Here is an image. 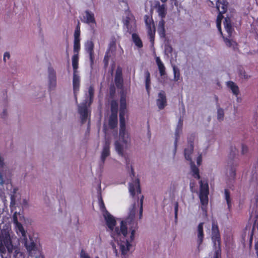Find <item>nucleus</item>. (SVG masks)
<instances>
[{"instance_id":"2eb2a0df","label":"nucleus","mask_w":258,"mask_h":258,"mask_svg":"<svg viewBox=\"0 0 258 258\" xmlns=\"http://www.w3.org/2000/svg\"><path fill=\"white\" fill-rule=\"evenodd\" d=\"M85 49L89 54L91 64L94 63V43L92 41H87L85 44Z\"/></svg>"},{"instance_id":"a211bd4d","label":"nucleus","mask_w":258,"mask_h":258,"mask_svg":"<svg viewBox=\"0 0 258 258\" xmlns=\"http://www.w3.org/2000/svg\"><path fill=\"white\" fill-rule=\"evenodd\" d=\"M156 104L160 109H163L166 106V98L164 92H161L158 94V99L156 101Z\"/></svg>"},{"instance_id":"bf43d9fd","label":"nucleus","mask_w":258,"mask_h":258,"mask_svg":"<svg viewBox=\"0 0 258 258\" xmlns=\"http://www.w3.org/2000/svg\"><path fill=\"white\" fill-rule=\"evenodd\" d=\"M95 258H99L98 256H96Z\"/></svg>"},{"instance_id":"5701e85b","label":"nucleus","mask_w":258,"mask_h":258,"mask_svg":"<svg viewBox=\"0 0 258 258\" xmlns=\"http://www.w3.org/2000/svg\"><path fill=\"white\" fill-rule=\"evenodd\" d=\"M223 38L227 46L232 48L234 50H236L238 49L237 44L235 41L227 37H223Z\"/></svg>"},{"instance_id":"393cba45","label":"nucleus","mask_w":258,"mask_h":258,"mask_svg":"<svg viewBox=\"0 0 258 258\" xmlns=\"http://www.w3.org/2000/svg\"><path fill=\"white\" fill-rule=\"evenodd\" d=\"M132 40L137 47L139 48H141L143 47L142 41L139 37V35L136 33H133L132 34Z\"/></svg>"},{"instance_id":"9d476101","label":"nucleus","mask_w":258,"mask_h":258,"mask_svg":"<svg viewBox=\"0 0 258 258\" xmlns=\"http://www.w3.org/2000/svg\"><path fill=\"white\" fill-rule=\"evenodd\" d=\"M116 50L115 43L114 41H112L109 44V47L106 52V54L104 58V63L105 64H108L110 60V62L114 63V59L115 57Z\"/></svg>"},{"instance_id":"412c9836","label":"nucleus","mask_w":258,"mask_h":258,"mask_svg":"<svg viewBox=\"0 0 258 258\" xmlns=\"http://www.w3.org/2000/svg\"><path fill=\"white\" fill-rule=\"evenodd\" d=\"M122 70L120 68L118 67L116 72L115 77V82L116 86L120 88L122 86Z\"/></svg>"},{"instance_id":"e433bc0d","label":"nucleus","mask_w":258,"mask_h":258,"mask_svg":"<svg viewBox=\"0 0 258 258\" xmlns=\"http://www.w3.org/2000/svg\"><path fill=\"white\" fill-rule=\"evenodd\" d=\"M130 18L128 17H126L125 19L123 21V24L126 26V29H127V31L131 33L133 32V30L129 27V23H130Z\"/></svg>"},{"instance_id":"1a4fd4ad","label":"nucleus","mask_w":258,"mask_h":258,"mask_svg":"<svg viewBox=\"0 0 258 258\" xmlns=\"http://www.w3.org/2000/svg\"><path fill=\"white\" fill-rule=\"evenodd\" d=\"M78 66H73V87L74 94L76 101H77V95L79 91L80 87V77L77 71Z\"/></svg>"},{"instance_id":"4d7b16f0","label":"nucleus","mask_w":258,"mask_h":258,"mask_svg":"<svg viewBox=\"0 0 258 258\" xmlns=\"http://www.w3.org/2000/svg\"><path fill=\"white\" fill-rule=\"evenodd\" d=\"M162 3H166L168 0H160Z\"/></svg>"},{"instance_id":"9b49d317","label":"nucleus","mask_w":258,"mask_h":258,"mask_svg":"<svg viewBox=\"0 0 258 258\" xmlns=\"http://www.w3.org/2000/svg\"><path fill=\"white\" fill-rule=\"evenodd\" d=\"M85 15L83 17V19L82 21L83 22L90 25L93 33H94L95 31V26L96 25L94 14L89 10L85 11Z\"/></svg>"},{"instance_id":"ea45409f","label":"nucleus","mask_w":258,"mask_h":258,"mask_svg":"<svg viewBox=\"0 0 258 258\" xmlns=\"http://www.w3.org/2000/svg\"><path fill=\"white\" fill-rule=\"evenodd\" d=\"M224 110L221 108L218 109L217 110V118L219 120H222L224 118Z\"/></svg>"},{"instance_id":"6ab92c4d","label":"nucleus","mask_w":258,"mask_h":258,"mask_svg":"<svg viewBox=\"0 0 258 258\" xmlns=\"http://www.w3.org/2000/svg\"><path fill=\"white\" fill-rule=\"evenodd\" d=\"M228 3L226 0H217L216 8L219 13L224 14L227 12Z\"/></svg>"},{"instance_id":"f03ea898","label":"nucleus","mask_w":258,"mask_h":258,"mask_svg":"<svg viewBox=\"0 0 258 258\" xmlns=\"http://www.w3.org/2000/svg\"><path fill=\"white\" fill-rule=\"evenodd\" d=\"M126 112V96L122 94L120 99L119 139L114 143L115 150L117 154L121 157L125 156L126 151L130 148L131 145V139L129 133L125 130V126L124 115Z\"/></svg>"},{"instance_id":"6e6d98bb","label":"nucleus","mask_w":258,"mask_h":258,"mask_svg":"<svg viewBox=\"0 0 258 258\" xmlns=\"http://www.w3.org/2000/svg\"><path fill=\"white\" fill-rule=\"evenodd\" d=\"M35 258H44V256L42 254H39L38 255H37Z\"/></svg>"},{"instance_id":"b1692460","label":"nucleus","mask_w":258,"mask_h":258,"mask_svg":"<svg viewBox=\"0 0 258 258\" xmlns=\"http://www.w3.org/2000/svg\"><path fill=\"white\" fill-rule=\"evenodd\" d=\"M182 120L181 119H179L175 130V144L176 143L177 140L179 138L180 134L182 133Z\"/></svg>"},{"instance_id":"7c9ffc66","label":"nucleus","mask_w":258,"mask_h":258,"mask_svg":"<svg viewBox=\"0 0 258 258\" xmlns=\"http://www.w3.org/2000/svg\"><path fill=\"white\" fill-rule=\"evenodd\" d=\"M159 70L161 77L160 81L164 82L165 81V78H166L165 74V68L164 66H158Z\"/></svg>"},{"instance_id":"58836bf2","label":"nucleus","mask_w":258,"mask_h":258,"mask_svg":"<svg viewBox=\"0 0 258 258\" xmlns=\"http://www.w3.org/2000/svg\"><path fill=\"white\" fill-rule=\"evenodd\" d=\"M80 41H74V53H79L80 50Z\"/></svg>"},{"instance_id":"79ce46f5","label":"nucleus","mask_w":258,"mask_h":258,"mask_svg":"<svg viewBox=\"0 0 258 258\" xmlns=\"http://www.w3.org/2000/svg\"><path fill=\"white\" fill-rule=\"evenodd\" d=\"M20 205L23 208H27L29 205L28 200L27 199H23L21 202Z\"/></svg>"},{"instance_id":"5fc2aeb1","label":"nucleus","mask_w":258,"mask_h":258,"mask_svg":"<svg viewBox=\"0 0 258 258\" xmlns=\"http://www.w3.org/2000/svg\"><path fill=\"white\" fill-rule=\"evenodd\" d=\"M173 69V71L174 72L175 78H176V75H177L178 76L179 74H177V73H176V68H175V66H174Z\"/></svg>"},{"instance_id":"4be33fe9","label":"nucleus","mask_w":258,"mask_h":258,"mask_svg":"<svg viewBox=\"0 0 258 258\" xmlns=\"http://www.w3.org/2000/svg\"><path fill=\"white\" fill-rule=\"evenodd\" d=\"M227 87L231 90L233 95L237 96L239 93V90L238 86L232 81H228L226 83Z\"/></svg>"},{"instance_id":"6e6552de","label":"nucleus","mask_w":258,"mask_h":258,"mask_svg":"<svg viewBox=\"0 0 258 258\" xmlns=\"http://www.w3.org/2000/svg\"><path fill=\"white\" fill-rule=\"evenodd\" d=\"M110 140L108 138H105V142L103 145L102 149L100 153V165H103L106 158L110 155Z\"/></svg>"},{"instance_id":"4468645a","label":"nucleus","mask_w":258,"mask_h":258,"mask_svg":"<svg viewBox=\"0 0 258 258\" xmlns=\"http://www.w3.org/2000/svg\"><path fill=\"white\" fill-rule=\"evenodd\" d=\"M48 88L50 90H54L56 86V79L55 73L54 71L51 69L48 70Z\"/></svg>"},{"instance_id":"dca6fc26","label":"nucleus","mask_w":258,"mask_h":258,"mask_svg":"<svg viewBox=\"0 0 258 258\" xmlns=\"http://www.w3.org/2000/svg\"><path fill=\"white\" fill-rule=\"evenodd\" d=\"M155 8L157 9L158 16L161 18V20H164L167 14V9L165 5H160L159 1L155 2Z\"/></svg>"},{"instance_id":"c9c22d12","label":"nucleus","mask_w":258,"mask_h":258,"mask_svg":"<svg viewBox=\"0 0 258 258\" xmlns=\"http://www.w3.org/2000/svg\"><path fill=\"white\" fill-rule=\"evenodd\" d=\"M146 78V87L147 91H149L150 84V75L149 72L146 71L145 73Z\"/></svg>"},{"instance_id":"4c0bfd02","label":"nucleus","mask_w":258,"mask_h":258,"mask_svg":"<svg viewBox=\"0 0 258 258\" xmlns=\"http://www.w3.org/2000/svg\"><path fill=\"white\" fill-rule=\"evenodd\" d=\"M225 199L227 202L228 208H229L231 204L230 196L229 192L226 189L225 190Z\"/></svg>"},{"instance_id":"603ef678","label":"nucleus","mask_w":258,"mask_h":258,"mask_svg":"<svg viewBox=\"0 0 258 258\" xmlns=\"http://www.w3.org/2000/svg\"><path fill=\"white\" fill-rule=\"evenodd\" d=\"M156 61L157 64H163L162 63V62L159 57H157L156 58Z\"/></svg>"},{"instance_id":"49530a36","label":"nucleus","mask_w":258,"mask_h":258,"mask_svg":"<svg viewBox=\"0 0 258 258\" xmlns=\"http://www.w3.org/2000/svg\"><path fill=\"white\" fill-rule=\"evenodd\" d=\"M229 174L230 178L231 179H232L234 177V176L235 175V171L234 169H231L229 170Z\"/></svg>"},{"instance_id":"a19ab883","label":"nucleus","mask_w":258,"mask_h":258,"mask_svg":"<svg viewBox=\"0 0 258 258\" xmlns=\"http://www.w3.org/2000/svg\"><path fill=\"white\" fill-rule=\"evenodd\" d=\"M79 59L78 53H75L72 57V64H78Z\"/></svg>"},{"instance_id":"de8ad7c7","label":"nucleus","mask_w":258,"mask_h":258,"mask_svg":"<svg viewBox=\"0 0 258 258\" xmlns=\"http://www.w3.org/2000/svg\"><path fill=\"white\" fill-rule=\"evenodd\" d=\"M10 58V54L9 52H6L5 53L4 55V61L6 63V59H9Z\"/></svg>"},{"instance_id":"c03bdc74","label":"nucleus","mask_w":258,"mask_h":258,"mask_svg":"<svg viewBox=\"0 0 258 258\" xmlns=\"http://www.w3.org/2000/svg\"><path fill=\"white\" fill-rule=\"evenodd\" d=\"M17 199H18V197L17 195H16V196L12 195L11 197V204H15L16 203V201H17Z\"/></svg>"},{"instance_id":"3c124183","label":"nucleus","mask_w":258,"mask_h":258,"mask_svg":"<svg viewBox=\"0 0 258 258\" xmlns=\"http://www.w3.org/2000/svg\"><path fill=\"white\" fill-rule=\"evenodd\" d=\"M197 164L200 165L201 164L202 162V156L201 155H200L198 158L197 160Z\"/></svg>"},{"instance_id":"8fccbe9b","label":"nucleus","mask_w":258,"mask_h":258,"mask_svg":"<svg viewBox=\"0 0 258 258\" xmlns=\"http://www.w3.org/2000/svg\"><path fill=\"white\" fill-rule=\"evenodd\" d=\"M174 211H175V218H177V212H178V203H176L175 204Z\"/></svg>"},{"instance_id":"a878e982","label":"nucleus","mask_w":258,"mask_h":258,"mask_svg":"<svg viewBox=\"0 0 258 258\" xmlns=\"http://www.w3.org/2000/svg\"><path fill=\"white\" fill-rule=\"evenodd\" d=\"M191 171L192 174L193 176L197 179H200V175H199V169L193 164V163L191 162Z\"/></svg>"},{"instance_id":"72a5a7b5","label":"nucleus","mask_w":258,"mask_h":258,"mask_svg":"<svg viewBox=\"0 0 258 258\" xmlns=\"http://www.w3.org/2000/svg\"><path fill=\"white\" fill-rule=\"evenodd\" d=\"M111 114H117L118 110V103L117 101L113 100L111 102Z\"/></svg>"},{"instance_id":"13d9d810","label":"nucleus","mask_w":258,"mask_h":258,"mask_svg":"<svg viewBox=\"0 0 258 258\" xmlns=\"http://www.w3.org/2000/svg\"><path fill=\"white\" fill-rule=\"evenodd\" d=\"M190 188H192L194 187V185L192 184L191 183L190 184Z\"/></svg>"},{"instance_id":"f8f14e48","label":"nucleus","mask_w":258,"mask_h":258,"mask_svg":"<svg viewBox=\"0 0 258 258\" xmlns=\"http://www.w3.org/2000/svg\"><path fill=\"white\" fill-rule=\"evenodd\" d=\"M233 15L232 14H227L226 17L224 18V21L223 22L224 28L227 33L228 37L230 38L233 33L234 32V28L232 25V18Z\"/></svg>"},{"instance_id":"09e8293b","label":"nucleus","mask_w":258,"mask_h":258,"mask_svg":"<svg viewBox=\"0 0 258 258\" xmlns=\"http://www.w3.org/2000/svg\"><path fill=\"white\" fill-rule=\"evenodd\" d=\"M1 117L5 118L8 115V111L6 109H4L1 113Z\"/></svg>"},{"instance_id":"39448f33","label":"nucleus","mask_w":258,"mask_h":258,"mask_svg":"<svg viewBox=\"0 0 258 258\" xmlns=\"http://www.w3.org/2000/svg\"><path fill=\"white\" fill-rule=\"evenodd\" d=\"M212 240L214 250L213 258H221V237L218 225L212 222Z\"/></svg>"},{"instance_id":"f3484780","label":"nucleus","mask_w":258,"mask_h":258,"mask_svg":"<svg viewBox=\"0 0 258 258\" xmlns=\"http://www.w3.org/2000/svg\"><path fill=\"white\" fill-rule=\"evenodd\" d=\"M204 225V223L201 222L199 224L197 228L196 234L197 236V243L199 246L202 244L204 237L203 230Z\"/></svg>"},{"instance_id":"0eeeda50","label":"nucleus","mask_w":258,"mask_h":258,"mask_svg":"<svg viewBox=\"0 0 258 258\" xmlns=\"http://www.w3.org/2000/svg\"><path fill=\"white\" fill-rule=\"evenodd\" d=\"M200 183V191L199 197L202 205L205 206L206 205L208 202V195L209 194V186L207 182L201 180Z\"/></svg>"},{"instance_id":"864d4df0","label":"nucleus","mask_w":258,"mask_h":258,"mask_svg":"<svg viewBox=\"0 0 258 258\" xmlns=\"http://www.w3.org/2000/svg\"><path fill=\"white\" fill-rule=\"evenodd\" d=\"M255 249L257 256H258V241L255 243Z\"/></svg>"},{"instance_id":"c756f323","label":"nucleus","mask_w":258,"mask_h":258,"mask_svg":"<svg viewBox=\"0 0 258 258\" xmlns=\"http://www.w3.org/2000/svg\"><path fill=\"white\" fill-rule=\"evenodd\" d=\"M223 14L219 13L218 14L217 20H216V24L217 28L219 30V31L220 32V33L222 35V31H221V21L223 18H224V16L222 15Z\"/></svg>"},{"instance_id":"aec40b11","label":"nucleus","mask_w":258,"mask_h":258,"mask_svg":"<svg viewBox=\"0 0 258 258\" xmlns=\"http://www.w3.org/2000/svg\"><path fill=\"white\" fill-rule=\"evenodd\" d=\"M165 21L164 20H160L159 22L157 31L159 34L160 37L161 38H163L165 39V41H166L165 38Z\"/></svg>"},{"instance_id":"f257e3e1","label":"nucleus","mask_w":258,"mask_h":258,"mask_svg":"<svg viewBox=\"0 0 258 258\" xmlns=\"http://www.w3.org/2000/svg\"><path fill=\"white\" fill-rule=\"evenodd\" d=\"M131 195L135 199V202L130 210L128 217L124 220L115 221L114 218L106 210L104 204L101 197L99 198V205L103 212V216L110 231L114 240L112 246L117 256L127 258L129 255L132 243L134 240L135 232L138 228V223L135 219L137 208L140 209L139 219L143 214L144 196L141 195L139 179H137L129 184Z\"/></svg>"},{"instance_id":"37998d69","label":"nucleus","mask_w":258,"mask_h":258,"mask_svg":"<svg viewBox=\"0 0 258 258\" xmlns=\"http://www.w3.org/2000/svg\"><path fill=\"white\" fill-rule=\"evenodd\" d=\"M80 256L81 258H90L89 255L83 250H81Z\"/></svg>"},{"instance_id":"ddd939ff","label":"nucleus","mask_w":258,"mask_h":258,"mask_svg":"<svg viewBox=\"0 0 258 258\" xmlns=\"http://www.w3.org/2000/svg\"><path fill=\"white\" fill-rule=\"evenodd\" d=\"M117 124V114H111L110 115L109 121H108V126L106 125H104V131L105 134V138H107V135L109 134V129H113L116 127Z\"/></svg>"},{"instance_id":"a18cd8bd","label":"nucleus","mask_w":258,"mask_h":258,"mask_svg":"<svg viewBox=\"0 0 258 258\" xmlns=\"http://www.w3.org/2000/svg\"><path fill=\"white\" fill-rule=\"evenodd\" d=\"M248 147L246 146L242 145L241 147V153L243 155L246 154L248 152Z\"/></svg>"},{"instance_id":"2f4dec72","label":"nucleus","mask_w":258,"mask_h":258,"mask_svg":"<svg viewBox=\"0 0 258 258\" xmlns=\"http://www.w3.org/2000/svg\"><path fill=\"white\" fill-rule=\"evenodd\" d=\"M74 41L78 40L80 41V22H78V24L76 27V29L74 32Z\"/></svg>"},{"instance_id":"c85d7f7f","label":"nucleus","mask_w":258,"mask_h":258,"mask_svg":"<svg viewBox=\"0 0 258 258\" xmlns=\"http://www.w3.org/2000/svg\"><path fill=\"white\" fill-rule=\"evenodd\" d=\"M13 252L14 258H25L24 253L20 251V249L18 247H15Z\"/></svg>"},{"instance_id":"473e14b6","label":"nucleus","mask_w":258,"mask_h":258,"mask_svg":"<svg viewBox=\"0 0 258 258\" xmlns=\"http://www.w3.org/2000/svg\"><path fill=\"white\" fill-rule=\"evenodd\" d=\"M155 27H154V29L153 30L152 29H150V28L149 29V30H148V35L150 39V42L152 43L153 45L154 41V37H155Z\"/></svg>"},{"instance_id":"7ed1b4c3","label":"nucleus","mask_w":258,"mask_h":258,"mask_svg":"<svg viewBox=\"0 0 258 258\" xmlns=\"http://www.w3.org/2000/svg\"><path fill=\"white\" fill-rule=\"evenodd\" d=\"M19 243V239L13 232L10 225H6L0 233V248L5 246L9 253H11Z\"/></svg>"},{"instance_id":"cd10ccee","label":"nucleus","mask_w":258,"mask_h":258,"mask_svg":"<svg viewBox=\"0 0 258 258\" xmlns=\"http://www.w3.org/2000/svg\"><path fill=\"white\" fill-rule=\"evenodd\" d=\"M193 150V147L192 146H189L187 148H186L184 150V156L185 159L187 160H188L189 161H191V158L190 156L191 155Z\"/></svg>"},{"instance_id":"423d86ee","label":"nucleus","mask_w":258,"mask_h":258,"mask_svg":"<svg viewBox=\"0 0 258 258\" xmlns=\"http://www.w3.org/2000/svg\"><path fill=\"white\" fill-rule=\"evenodd\" d=\"M94 88L90 86L88 89V95L85 99V102L83 103L79 107V112L81 116V119L83 122L86 121L88 115V106H90L91 104L94 96Z\"/></svg>"},{"instance_id":"bb28decb","label":"nucleus","mask_w":258,"mask_h":258,"mask_svg":"<svg viewBox=\"0 0 258 258\" xmlns=\"http://www.w3.org/2000/svg\"><path fill=\"white\" fill-rule=\"evenodd\" d=\"M146 25L147 27L148 30H149V29L150 28V29H152V26L153 27V29H154V24L153 20L151 19H150L149 18V16L148 15H145L144 17Z\"/></svg>"},{"instance_id":"f704fd0d","label":"nucleus","mask_w":258,"mask_h":258,"mask_svg":"<svg viewBox=\"0 0 258 258\" xmlns=\"http://www.w3.org/2000/svg\"><path fill=\"white\" fill-rule=\"evenodd\" d=\"M173 51V48L172 46L168 44V41L165 45V49L164 52L166 55L169 56V55H172V52Z\"/></svg>"},{"instance_id":"20e7f679","label":"nucleus","mask_w":258,"mask_h":258,"mask_svg":"<svg viewBox=\"0 0 258 258\" xmlns=\"http://www.w3.org/2000/svg\"><path fill=\"white\" fill-rule=\"evenodd\" d=\"M13 219L15 225V229L17 233L19 236H21L20 238L22 239V241L24 244L27 250L29 252H31L33 250H35V244L33 241L30 242H28L27 241L26 231L21 223L25 220L24 216L19 213L15 212L13 215Z\"/></svg>"}]
</instances>
